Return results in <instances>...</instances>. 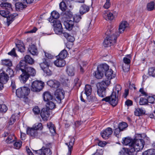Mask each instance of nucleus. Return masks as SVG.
<instances>
[{"instance_id":"nucleus-38","label":"nucleus","mask_w":155,"mask_h":155,"mask_svg":"<svg viewBox=\"0 0 155 155\" xmlns=\"http://www.w3.org/2000/svg\"><path fill=\"white\" fill-rule=\"evenodd\" d=\"M136 150L132 147H130L129 148H127L126 153L129 155H134V153Z\"/></svg>"},{"instance_id":"nucleus-29","label":"nucleus","mask_w":155,"mask_h":155,"mask_svg":"<svg viewBox=\"0 0 155 155\" xmlns=\"http://www.w3.org/2000/svg\"><path fill=\"white\" fill-rule=\"evenodd\" d=\"M24 60H23L25 62V64L26 63H28L30 64H32L34 63V59L29 55H26L24 58Z\"/></svg>"},{"instance_id":"nucleus-4","label":"nucleus","mask_w":155,"mask_h":155,"mask_svg":"<svg viewBox=\"0 0 155 155\" xmlns=\"http://www.w3.org/2000/svg\"><path fill=\"white\" fill-rule=\"evenodd\" d=\"M49 22L53 23L54 30L56 34L60 35L63 33V28L62 25L59 20L50 18Z\"/></svg>"},{"instance_id":"nucleus-14","label":"nucleus","mask_w":155,"mask_h":155,"mask_svg":"<svg viewBox=\"0 0 155 155\" xmlns=\"http://www.w3.org/2000/svg\"><path fill=\"white\" fill-rule=\"evenodd\" d=\"M9 76L2 71H0V81L4 84L6 83L9 79Z\"/></svg>"},{"instance_id":"nucleus-61","label":"nucleus","mask_w":155,"mask_h":155,"mask_svg":"<svg viewBox=\"0 0 155 155\" xmlns=\"http://www.w3.org/2000/svg\"><path fill=\"white\" fill-rule=\"evenodd\" d=\"M81 18L80 16L76 15L74 17V21H74V22H78L80 21Z\"/></svg>"},{"instance_id":"nucleus-22","label":"nucleus","mask_w":155,"mask_h":155,"mask_svg":"<svg viewBox=\"0 0 155 155\" xmlns=\"http://www.w3.org/2000/svg\"><path fill=\"white\" fill-rule=\"evenodd\" d=\"M28 51L33 55H37L38 54L37 49L36 46L34 45L29 46Z\"/></svg>"},{"instance_id":"nucleus-21","label":"nucleus","mask_w":155,"mask_h":155,"mask_svg":"<svg viewBox=\"0 0 155 155\" xmlns=\"http://www.w3.org/2000/svg\"><path fill=\"white\" fill-rule=\"evenodd\" d=\"M54 64L57 67H61L65 65L66 62L64 60L58 58L54 61Z\"/></svg>"},{"instance_id":"nucleus-19","label":"nucleus","mask_w":155,"mask_h":155,"mask_svg":"<svg viewBox=\"0 0 155 155\" xmlns=\"http://www.w3.org/2000/svg\"><path fill=\"white\" fill-rule=\"evenodd\" d=\"M133 141L134 140L130 137H127L123 138L122 143L124 145H128L130 147H132L134 144Z\"/></svg>"},{"instance_id":"nucleus-53","label":"nucleus","mask_w":155,"mask_h":155,"mask_svg":"<svg viewBox=\"0 0 155 155\" xmlns=\"http://www.w3.org/2000/svg\"><path fill=\"white\" fill-rule=\"evenodd\" d=\"M66 5L67 4L63 1L60 3L59 5L60 8L62 11H65L67 8Z\"/></svg>"},{"instance_id":"nucleus-34","label":"nucleus","mask_w":155,"mask_h":155,"mask_svg":"<svg viewBox=\"0 0 155 155\" xmlns=\"http://www.w3.org/2000/svg\"><path fill=\"white\" fill-rule=\"evenodd\" d=\"M15 137L13 134L9 135L7 139L6 140V142L8 143H12L15 141Z\"/></svg>"},{"instance_id":"nucleus-5","label":"nucleus","mask_w":155,"mask_h":155,"mask_svg":"<svg viewBox=\"0 0 155 155\" xmlns=\"http://www.w3.org/2000/svg\"><path fill=\"white\" fill-rule=\"evenodd\" d=\"M108 68V65L106 64H103L99 65L97 70L95 72V77L98 79H101L104 75L105 69Z\"/></svg>"},{"instance_id":"nucleus-15","label":"nucleus","mask_w":155,"mask_h":155,"mask_svg":"<svg viewBox=\"0 0 155 155\" xmlns=\"http://www.w3.org/2000/svg\"><path fill=\"white\" fill-rule=\"evenodd\" d=\"M26 132L28 135L33 138H35L38 134L37 131L34 129L32 127H27L26 129Z\"/></svg>"},{"instance_id":"nucleus-43","label":"nucleus","mask_w":155,"mask_h":155,"mask_svg":"<svg viewBox=\"0 0 155 155\" xmlns=\"http://www.w3.org/2000/svg\"><path fill=\"white\" fill-rule=\"evenodd\" d=\"M135 115L139 116L144 113V110L142 108H138L137 109L134 111Z\"/></svg>"},{"instance_id":"nucleus-13","label":"nucleus","mask_w":155,"mask_h":155,"mask_svg":"<svg viewBox=\"0 0 155 155\" xmlns=\"http://www.w3.org/2000/svg\"><path fill=\"white\" fill-rule=\"evenodd\" d=\"M113 133L112 129L110 127H108L106 130L101 133V135L102 138L105 140L107 139L109 136Z\"/></svg>"},{"instance_id":"nucleus-59","label":"nucleus","mask_w":155,"mask_h":155,"mask_svg":"<svg viewBox=\"0 0 155 155\" xmlns=\"http://www.w3.org/2000/svg\"><path fill=\"white\" fill-rule=\"evenodd\" d=\"M111 5L110 0H106V2L104 5V7L106 9H108Z\"/></svg>"},{"instance_id":"nucleus-35","label":"nucleus","mask_w":155,"mask_h":155,"mask_svg":"<svg viewBox=\"0 0 155 155\" xmlns=\"http://www.w3.org/2000/svg\"><path fill=\"white\" fill-rule=\"evenodd\" d=\"M24 97L28 95L30 92V90L28 87L24 86L21 87Z\"/></svg>"},{"instance_id":"nucleus-46","label":"nucleus","mask_w":155,"mask_h":155,"mask_svg":"<svg viewBox=\"0 0 155 155\" xmlns=\"http://www.w3.org/2000/svg\"><path fill=\"white\" fill-rule=\"evenodd\" d=\"M15 6L16 8L18 9H22L23 8H25L27 7L26 5H24L21 2L16 3L15 4Z\"/></svg>"},{"instance_id":"nucleus-51","label":"nucleus","mask_w":155,"mask_h":155,"mask_svg":"<svg viewBox=\"0 0 155 155\" xmlns=\"http://www.w3.org/2000/svg\"><path fill=\"white\" fill-rule=\"evenodd\" d=\"M63 16L65 18H70L72 16V15L70 11H66L63 14Z\"/></svg>"},{"instance_id":"nucleus-12","label":"nucleus","mask_w":155,"mask_h":155,"mask_svg":"<svg viewBox=\"0 0 155 155\" xmlns=\"http://www.w3.org/2000/svg\"><path fill=\"white\" fill-rule=\"evenodd\" d=\"M41 116L44 121L48 120L50 115V111L48 108H43L41 110Z\"/></svg>"},{"instance_id":"nucleus-7","label":"nucleus","mask_w":155,"mask_h":155,"mask_svg":"<svg viewBox=\"0 0 155 155\" xmlns=\"http://www.w3.org/2000/svg\"><path fill=\"white\" fill-rule=\"evenodd\" d=\"M51 146V144H47L46 147H43L40 149L34 150V152L40 155H51L52 152L50 149Z\"/></svg>"},{"instance_id":"nucleus-24","label":"nucleus","mask_w":155,"mask_h":155,"mask_svg":"<svg viewBox=\"0 0 155 155\" xmlns=\"http://www.w3.org/2000/svg\"><path fill=\"white\" fill-rule=\"evenodd\" d=\"M0 6L6 10L10 11L12 10V4L8 2H3L0 5Z\"/></svg>"},{"instance_id":"nucleus-6","label":"nucleus","mask_w":155,"mask_h":155,"mask_svg":"<svg viewBox=\"0 0 155 155\" xmlns=\"http://www.w3.org/2000/svg\"><path fill=\"white\" fill-rule=\"evenodd\" d=\"M44 85V82L41 81H35L32 83L31 89L33 92H39L43 89Z\"/></svg>"},{"instance_id":"nucleus-62","label":"nucleus","mask_w":155,"mask_h":155,"mask_svg":"<svg viewBox=\"0 0 155 155\" xmlns=\"http://www.w3.org/2000/svg\"><path fill=\"white\" fill-rule=\"evenodd\" d=\"M8 54L9 55H10L15 57H16L17 56L16 53L15 52V49L14 48H13L11 51L9 52Z\"/></svg>"},{"instance_id":"nucleus-42","label":"nucleus","mask_w":155,"mask_h":155,"mask_svg":"<svg viewBox=\"0 0 155 155\" xmlns=\"http://www.w3.org/2000/svg\"><path fill=\"white\" fill-rule=\"evenodd\" d=\"M46 104V108H48L49 110L50 109L52 110L55 108V105L52 101H48Z\"/></svg>"},{"instance_id":"nucleus-37","label":"nucleus","mask_w":155,"mask_h":155,"mask_svg":"<svg viewBox=\"0 0 155 155\" xmlns=\"http://www.w3.org/2000/svg\"><path fill=\"white\" fill-rule=\"evenodd\" d=\"M40 65L41 69L44 70L49 66V64L47 62V60L46 59H45V61H43V62L40 64Z\"/></svg>"},{"instance_id":"nucleus-11","label":"nucleus","mask_w":155,"mask_h":155,"mask_svg":"<svg viewBox=\"0 0 155 155\" xmlns=\"http://www.w3.org/2000/svg\"><path fill=\"white\" fill-rule=\"evenodd\" d=\"M55 97L56 100L60 103L61 100L63 99L64 97V93L63 90L58 89L55 92Z\"/></svg>"},{"instance_id":"nucleus-47","label":"nucleus","mask_w":155,"mask_h":155,"mask_svg":"<svg viewBox=\"0 0 155 155\" xmlns=\"http://www.w3.org/2000/svg\"><path fill=\"white\" fill-rule=\"evenodd\" d=\"M32 127L37 131L38 130H41L43 127L42 124L40 123L35 124Z\"/></svg>"},{"instance_id":"nucleus-27","label":"nucleus","mask_w":155,"mask_h":155,"mask_svg":"<svg viewBox=\"0 0 155 155\" xmlns=\"http://www.w3.org/2000/svg\"><path fill=\"white\" fill-rule=\"evenodd\" d=\"M89 10V7L85 4H83L81 7L79 12L81 14L83 15L88 12Z\"/></svg>"},{"instance_id":"nucleus-25","label":"nucleus","mask_w":155,"mask_h":155,"mask_svg":"<svg viewBox=\"0 0 155 155\" xmlns=\"http://www.w3.org/2000/svg\"><path fill=\"white\" fill-rule=\"evenodd\" d=\"M43 97L44 100L45 101H49L52 98V96L49 92H45L43 94Z\"/></svg>"},{"instance_id":"nucleus-64","label":"nucleus","mask_w":155,"mask_h":155,"mask_svg":"<svg viewBox=\"0 0 155 155\" xmlns=\"http://www.w3.org/2000/svg\"><path fill=\"white\" fill-rule=\"evenodd\" d=\"M15 121L14 116H12L10 118L9 121V124L10 125L13 124Z\"/></svg>"},{"instance_id":"nucleus-2","label":"nucleus","mask_w":155,"mask_h":155,"mask_svg":"<svg viewBox=\"0 0 155 155\" xmlns=\"http://www.w3.org/2000/svg\"><path fill=\"white\" fill-rule=\"evenodd\" d=\"M121 89V87L119 85L116 86L114 91L112 93L110 96H108L102 99V101H105L106 102H109L112 106H115L118 103L117 97L119 95V92Z\"/></svg>"},{"instance_id":"nucleus-41","label":"nucleus","mask_w":155,"mask_h":155,"mask_svg":"<svg viewBox=\"0 0 155 155\" xmlns=\"http://www.w3.org/2000/svg\"><path fill=\"white\" fill-rule=\"evenodd\" d=\"M16 94L18 97L19 98H22L24 97L23 91H22L21 87H20L16 90Z\"/></svg>"},{"instance_id":"nucleus-9","label":"nucleus","mask_w":155,"mask_h":155,"mask_svg":"<svg viewBox=\"0 0 155 155\" xmlns=\"http://www.w3.org/2000/svg\"><path fill=\"white\" fill-rule=\"evenodd\" d=\"M133 142L132 147L136 150V152L142 150L144 145V142L143 140L134 139Z\"/></svg>"},{"instance_id":"nucleus-32","label":"nucleus","mask_w":155,"mask_h":155,"mask_svg":"<svg viewBox=\"0 0 155 155\" xmlns=\"http://www.w3.org/2000/svg\"><path fill=\"white\" fill-rule=\"evenodd\" d=\"M87 63L86 62L82 61H80L79 62V66L80 68V72L82 73L84 72V70L85 67Z\"/></svg>"},{"instance_id":"nucleus-56","label":"nucleus","mask_w":155,"mask_h":155,"mask_svg":"<svg viewBox=\"0 0 155 155\" xmlns=\"http://www.w3.org/2000/svg\"><path fill=\"white\" fill-rule=\"evenodd\" d=\"M16 47L18 48V51L21 52H24L25 50L24 46L19 44H16Z\"/></svg>"},{"instance_id":"nucleus-10","label":"nucleus","mask_w":155,"mask_h":155,"mask_svg":"<svg viewBox=\"0 0 155 155\" xmlns=\"http://www.w3.org/2000/svg\"><path fill=\"white\" fill-rule=\"evenodd\" d=\"M66 141L67 142L65 143V144L68 146V154L70 155L74 143L75 139L73 137L70 136L66 138Z\"/></svg>"},{"instance_id":"nucleus-16","label":"nucleus","mask_w":155,"mask_h":155,"mask_svg":"<svg viewBox=\"0 0 155 155\" xmlns=\"http://www.w3.org/2000/svg\"><path fill=\"white\" fill-rule=\"evenodd\" d=\"M104 72L106 77L107 78V80H109L110 81V79L114 78L115 76V75L113 73L112 70L111 69H109V66H108V68L106 70L105 69Z\"/></svg>"},{"instance_id":"nucleus-50","label":"nucleus","mask_w":155,"mask_h":155,"mask_svg":"<svg viewBox=\"0 0 155 155\" xmlns=\"http://www.w3.org/2000/svg\"><path fill=\"white\" fill-rule=\"evenodd\" d=\"M148 74L150 76L155 77V68L151 67L148 70Z\"/></svg>"},{"instance_id":"nucleus-30","label":"nucleus","mask_w":155,"mask_h":155,"mask_svg":"<svg viewBox=\"0 0 155 155\" xmlns=\"http://www.w3.org/2000/svg\"><path fill=\"white\" fill-rule=\"evenodd\" d=\"M92 90V88L90 85L87 84L85 85V94L87 96H88L91 94Z\"/></svg>"},{"instance_id":"nucleus-3","label":"nucleus","mask_w":155,"mask_h":155,"mask_svg":"<svg viewBox=\"0 0 155 155\" xmlns=\"http://www.w3.org/2000/svg\"><path fill=\"white\" fill-rule=\"evenodd\" d=\"M110 84V81L109 80H104L97 83L96 85L97 92L99 97H104L105 96L106 87Z\"/></svg>"},{"instance_id":"nucleus-57","label":"nucleus","mask_w":155,"mask_h":155,"mask_svg":"<svg viewBox=\"0 0 155 155\" xmlns=\"http://www.w3.org/2000/svg\"><path fill=\"white\" fill-rule=\"evenodd\" d=\"M33 111L35 114L37 115L40 113V110L38 106H36L33 108Z\"/></svg>"},{"instance_id":"nucleus-48","label":"nucleus","mask_w":155,"mask_h":155,"mask_svg":"<svg viewBox=\"0 0 155 155\" xmlns=\"http://www.w3.org/2000/svg\"><path fill=\"white\" fill-rule=\"evenodd\" d=\"M128 126L127 124L125 122H122L119 124V125L118 126V127L121 130L123 131L125 128L127 127Z\"/></svg>"},{"instance_id":"nucleus-58","label":"nucleus","mask_w":155,"mask_h":155,"mask_svg":"<svg viewBox=\"0 0 155 155\" xmlns=\"http://www.w3.org/2000/svg\"><path fill=\"white\" fill-rule=\"evenodd\" d=\"M1 108H0V112H6L7 109V107L5 104H1Z\"/></svg>"},{"instance_id":"nucleus-54","label":"nucleus","mask_w":155,"mask_h":155,"mask_svg":"<svg viewBox=\"0 0 155 155\" xmlns=\"http://www.w3.org/2000/svg\"><path fill=\"white\" fill-rule=\"evenodd\" d=\"M147 103H149L151 104H153L155 100V96H149L147 99Z\"/></svg>"},{"instance_id":"nucleus-23","label":"nucleus","mask_w":155,"mask_h":155,"mask_svg":"<svg viewBox=\"0 0 155 155\" xmlns=\"http://www.w3.org/2000/svg\"><path fill=\"white\" fill-rule=\"evenodd\" d=\"M64 24L65 28L67 30L70 31L71 30L74 25V22L73 21L69 20L67 21H65L64 22Z\"/></svg>"},{"instance_id":"nucleus-36","label":"nucleus","mask_w":155,"mask_h":155,"mask_svg":"<svg viewBox=\"0 0 155 155\" xmlns=\"http://www.w3.org/2000/svg\"><path fill=\"white\" fill-rule=\"evenodd\" d=\"M143 155H155V149H150L145 151L143 153Z\"/></svg>"},{"instance_id":"nucleus-45","label":"nucleus","mask_w":155,"mask_h":155,"mask_svg":"<svg viewBox=\"0 0 155 155\" xmlns=\"http://www.w3.org/2000/svg\"><path fill=\"white\" fill-rule=\"evenodd\" d=\"M10 11L6 10H0V15L5 18H6L9 15Z\"/></svg>"},{"instance_id":"nucleus-8","label":"nucleus","mask_w":155,"mask_h":155,"mask_svg":"<svg viewBox=\"0 0 155 155\" xmlns=\"http://www.w3.org/2000/svg\"><path fill=\"white\" fill-rule=\"evenodd\" d=\"M117 38L116 35H107L104 41V45L105 47L110 46L116 42Z\"/></svg>"},{"instance_id":"nucleus-55","label":"nucleus","mask_w":155,"mask_h":155,"mask_svg":"<svg viewBox=\"0 0 155 155\" xmlns=\"http://www.w3.org/2000/svg\"><path fill=\"white\" fill-rule=\"evenodd\" d=\"M139 103L141 105L147 104V100L145 98L141 97L140 99Z\"/></svg>"},{"instance_id":"nucleus-20","label":"nucleus","mask_w":155,"mask_h":155,"mask_svg":"<svg viewBox=\"0 0 155 155\" xmlns=\"http://www.w3.org/2000/svg\"><path fill=\"white\" fill-rule=\"evenodd\" d=\"M47 84L51 87L57 88L60 85V83L56 80H50L48 81Z\"/></svg>"},{"instance_id":"nucleus-28","label":"nucleus","mask_w":155,"mask_h":155,"mask_svg":"<svg viewBox=\"0 0 155 155\" xmlns=\"http://www.w3.org/2000/svg\"><path fill=\"white\" fill-rule=\"evenodd\" d=\"M66 71L69 76H73L74 74V68L72 66L67 67Z\"/></svg>"},{"instance_id":"nucleus-40","label":"nucleus","mask_w":155,"mask_h":155,"mask_svg":"<svg viewBox=\"0 0 155 155\" xmlns=\"http://www.w3.org/2000/svg\"><path fill=\"white\" fill-rule=\"evenodd\" d=\"M2 64L3 65L10 67L12 65V64L11 61L9 59H5L2 61Z\"/></svg>"},{"instance_id":"nucleus-31","label":"nucleus","mask_w":155,"mask_h":155,"mask_svg":"<svg viewBox=\"0 0 155 155\" xmlns=\"http://www.w3.org/2000/svg\"><path fill=\"white\" fill-rule=\"evenodd\" d=\"M47 126L51 133L53 134H55L56 132L55 128L54 127V125L52 123L50 122L48 123L47 124Z\"/></svg>"},{"instance_id":"nucleus-18","label":"nucleus","mask_w":155,"mask_h":155,"mask_svg":"<svg viewBox=\"0 0 155 155\" xmlns=\"http://www.w3.org/2000/svg\"><path fill=\"white\" fill-rule=\"evenodd\" d=\"M129 24L126 21H122L120 24L119 27V32L120 33H122L125 29L128 27Z\"/></svg>"},{"instance_id":"nucleus-39","label":"nucleus","mask_w":155,"mask_h":155,"mask_svg":"<svg viewBox=\"0 0 155 155\" xmlns=\"http://www.w3.org/2000/svg\"><path fill=\"white\" fill-rule=\"evenodd\" d=\"M67 52L66 50H64L61 51L58 55L59 58L64 60L67 56Z\"/></svg>"},{"instance_id":"nucleus-33","label":"nucleus","mask_w":155,"mask_h":155,"mask_svg":"<svg viewBox=\"0 0 155 155\" xmlns=\"http://www.w3.org/2000/svg\"><path fill=\"white\" fill-rule=\"evenodd\" d=\"M59 17V13L54 11H53L51 13V16L50 18H49V21L50 18L53 19L57 20V19Z\"/></svg>"},{"instance_id":"nucleus-52","label":"nucleus","mask_w":155,"mask_h":155,"mask_svg":"<svg viewBox=\"0 0 155 155\" xmlns=\"http://www.w3.org/2000/svg\"><path fill=\"white\" fill-rule=\"evenodd\" d=\"M22 142L20 141H17L14 144V147L16 149H18L21 146Z\"/></svg>"},{"instance_id":"nucleus-60","label":"nucleus","mask_w":155,"mask_h":155,"mask_svg":"<svg viewBox=\"0 0 155 155\" xmlns=\"http://www.w3.org/2000/svg\"><path fill=\"white\" fill-rule=\"evenodd\" d=\"M61 82L63 83H66L68 81V79L64 75L61 76Z\"/></svg>"},{"instance_id":"nucleus-44","label":"nucleus","mask_w":155,"mask_h":155,"mask_svg":"<svg viewBox=\"0 0 155 155\" xmlns=\"http://www.w3.org/2000/svg\"><path fill=\"white\" fill-rule=\"evenodd\" d=\"M6 74L9 76V77H12L14 76V72L13 70L9 67H8L6 70Z\"/></svg>"},{"instance_id":"nucleus-63","label":"nucleus","mask_w":155,"mask_h":155,"mask_svg":"<svg viewBox=\"0 0 155 155\" xmlns=\"http://www.w3.org/2000/svg\"><path fill=\"white\" fill-rule=\"evenodd\" d=\"M121 131L118 127L114 129V135L116 136L117 137L118 135L120 132Z\"/></svg>"},{"instance_id":"nucleus-49","label":"nucleus","mask_w":155,"mask_h":155,"mask_svg":"<svg viewBox=\"0 0 155 155\" xmlns=\"http://www.w3.org/2000/svg\"><path fill=\"white\" fill-rule=\"evenodd\" d=\"M154 3L153 2H151L149 3L147 5V10L149 11L153 10L154 8Z\"/></svg>"},{"instance_id":"nucleus-26","label":"nucleus","mask_w":155,"mask_h":155,"mask_svg":"<svg viewBox=\"0 0 155 155\" xmlns=\"http://www.w3.org/2000/svg\"><path fill=\"white\" fill-rule=\"evenodd\" d=\"M18 15V14L16 13H13L11 14L10 15H8L7 17V24L8 26L13 21L15 17Z\"/></svg>"},{"instance_id":"nucleus-1","label":"nucleus","mask_w":155,"mask_h":155,"mask_svg":"<svg viewBox=\"0 0 155 155\" xmlns=\"http://www.w3.org/2000/svg\"><path fill=\"white\" fill-rule=\"evenodd\" d=\"M17 71L21 70L22 72L19 77L20 81L25 83L31 76H34L36 74V71L34 68L25 64V62L23 60L20 61L15 68Z\"/></svg>"},{"instance_id":"nucleus-17","label":"nucleus","mask_w":155,"mask_h":155,"mask_svg":"<svg viewBox=\"0 0 155 155\" xmlns=\"http://www.w3.org/2000/svg\"><path fill=\"white\" fill-rule=\"evenodd\" d=\"M104 17L107 20H112L114 19V17L113 13L110 11L106 10L105 11L103 15Z\"/></svg>"}]
</instances>
